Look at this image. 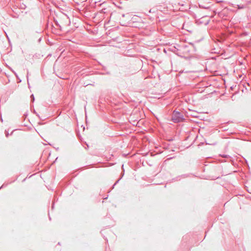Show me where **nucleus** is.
I'll use <instances>...</instances> for the list:
<instances>
[{
  "mask_svg": "<svg viewBox=\"0 0 251 251\" xmlns=\"http://www.w3.org/2000/svg\"><path fill=\"white\" fill-rule=\"evenodd\" d=\"M41 40V38H40L39 39V41H40Z\"/></svg>",
  "mask_w": 251,
  "mask_h": 251,
  "instance_id": "nucleus-19",
  "label": "nucleus"
},
{
  "mask_svg": "<svg viewBox=\"0 0 251 251\" xmlns=\"http://www.w3.org/2000/svg\"><path fill=\"white\" fill-rule=\"evenodd\" d=\"M122 168H123V172L122 173H121V178L123 177V176H124V173H125V170L124 169V165H122Z\"/></svg>",
  "mask_w": 251,
  "mask_h": 251,
  "instance_id": "nucleus-4",
  "label": "nucleus"
},
{
  "mask_svg": "<svg viewBox=\"0 0 251 251\" xmlns=\"http://www.w3.org/2000/svg\"><path fill=\"white\" fill-rule=\"evenodd\" d=\"M14 181H15V180H12V181H10V182H9V183H6V182L4 183L1 185V186L0 187V189H1V188H4V187H6V186L9 184H11V183H12L14 182Z\"/></svg>",
  "mask_w": 251,
  "mask_h": 251,
  "instance_id": "nucleus-2",
  "label": "nucleus"
},
{
  "mask_svg": "<svg viewBox=\"0 0 251 251\" xmlns=\"http://www.w3.org/2000/svg\"><path fill=\"white\" fill-rule=\"evenodd\" d=\"M49 219H50V220H51V218L50 217H49Z\"/></svg>",
  "mask_w": 251,
  "mask_h": 251,
  "instance_id": "nucleus-21",
  "label": "nucleus"
},
{
  "mask_svg": "<svg viewBox=\"0 0 251 251\" xmlns=\"http://www.w3.org/2000/svg\"><path fill=\"white\" fill-rule=\"evenodd\" d=\"M12 72H13V73L14 74V75H15V76H16V77H17V78H19L18 76V75H17V73H16L15 72H14V71H12Z\"/></svg>",
  "mask_w": 251,
  "mask_h": 251,
  "instance_id": "nucleus-9",
  "label": "nucleus"
},
{
  "mask_svg": "<svg viewBox=\"0 0 251 251\" xmlns=\"http://www.w3.org/2000/svg\"><path fill=\"white\" fill-rule=\"evenodd\" d=\"M83 1H86L87 0H82Z\"/></svg>",
  "mask_w": 251,
  "mask_h": 251,
  "instance_id": "nucleus-22",
  "label": "nucleus"
},
{
  "mask_svg": "<svg viewBox=\"0 0 251 251\" xmlns=\"http://www.w3.org/2000/svg\"><path fill=\"white\" fill-rule=\"evenodd\" d=\"M149 12L150 13H155V10L154 8H151Z\"/></svg>",
  "mask_w": 251,
  "mask_h": 251,
  "instance_id": "nucleus-5",
  "label": "nucleus"
},
{
  "mask_svg": "<svg viewBox=\"0 0 251 251\" xmlns=\"http://www.w3.org/2000/svg\"><path fill=\"white\" fill-rule=\"evenodd\" d=\"M122 17H125V14H123L122 15Z\"/></svg>",
  "mask_w": 251,
  "mask_h": 251,
  "instance_id": "nucleus-14",
  "label": "nucleus"
},
{
  "mask_svg": "<svg viewBox=\"0 0 251 251\" xmlns=\"http://www.w3.org/2000/svg\"><path fill=\"white\" fill-rule=\"evenodd\" d=\"M200 7L201 8H203V9H207V8H208V7H207L202 6H201V5H200Z\"/></svg>",
  "mask_w": 251,
  "mask_h": 251,
  "instance_id": "nucleus-10",
  "label": "nucleus"
},
{
  "mask_svg": "<svg viewBox=\"0 0 251 251\" xmlns=\"http://www.w3.org/2000/svg\"><path fill=\"white\" fill-rule=\"evenodd\" d=\"M168 141H170V142L172 141H173V138L170 139L168 140Z\"/></svg>",
  "mask_w": 251,
  "mask_h": 251,
  "instance_id": "nucleus-12",
  "label": "nucleus"
},
{
  "mask_svg": "<svg viewBox=\"0 0 251 251\" xmlns=\"http://www.w3.org/2000/svg\"><path fill=\"white\" fill-rule=\"evenodd\" d=\"M184 120L183 115L180 112L174 111L172 116V120L174 123H179L183 122Z\"/></svg>",
  "mask_w": 251,
  "mask_h": 251,
  "instance_id": "nucleus-1",
  "label": "nucleus"
},
{
  "mask_svg": "<svg viewBox=\"0 0 251 251\" xmlns=\"http://www.w3.org/2000/svg\"><path fill=\"white\" fill-rule=\"evenodd\" d=\"M173 158V157H170V158H168V160H170V159H172Z\"/></svg>",
  "mask_w": 251,
  "mask_h": 251,
  "instance_id": "nucleus-17",
  "label": "nucleus"
},
{
  "mask_svg": "<svg viewBox=\"0 0 251 251\" xmlns=\"http://www.w3.org/2000/svg\"><path fill=\"white\" fill-rule=\"evenodd\" d=\"M115 185H115V184H114L113 185L112 187V189H113V188H114V187H115Z\"/></svg>",
  "mask_w": 251,
  "mask_h": 251,
  "instance_id": "nucleus-13",
  "label": "nucleus"
},
{
  "mask_svg": "<svg viewBox=\"0 0 251 251\" xmlns=\"http://www.w3.org/2000/svg\"><path fill=\"white\" fill-rule=\"evenodd\" d=\"M188 176L186 174H184V175H182L181 176V177H182L183 178H185V177H186L187 176ZM180 176H177L176 177V178H173V179L174 180V181H177L178 180H179V179H178L179 177H180Z\"/></svg>",
  "mask_w": 251,
  "mask_h": 251,
  "instance_id": "nucleus-3",
  "label": "nucleus"
},
{
  "mask_svg": "<svg viewBox=\"0 0 251 251\" xmlns=\"http://www.w3.org/2000/svg\"><path fill=\"white\" fill-rule=\"evenodd\" d=\"M0 120H1V122H3V120H2V117H1V116H0Z\"/></svg>",
  "mask_w": 251,
  "mask_h": 251,
  "instance_id": "nucleus-15",
  "label": "nucleus"
},
{
  "mask_svg": "<svg viewBox=\"0 0 251 251\" xmlns=\"http://www.w3.org/2000/svg\"><path fill=\"white\" fill-rule=\"evenodd\" d=\"M58 245H60V244L59 242L58 243Z\"/></svg>",
  "mask_w": 251,
  "mask_h": 251,
  "instance_id": "nucleus-20",
  "label": "nucleus"
},
{
  "mask_svg": "<svg viewBox=\"0 0 251 251\" xmlns=\"http://www.w3.org/2000/svg\"><path fill=\"white\" fill-rule=\"evenodd\" d=\"M53 207H54V203H53V204H52V206H51L52 209H53Z\"/></svg>",
  "mask_w": 251,
  "mask_h": 251,
  "instance_id": "nucleus-16",
  "label": "nucleus"
},
{
  "mask_svg": "<svg viewBox=\"0 0 251 251\" xmlns=\"http://www.w3.org/2000/svg\"><path fill=\"white\" fill-rule=\"evenodd\" d=\"M13 131H14V130H13V131H12L11 132V133L10 135H12V134H13Z\"/></svg>",
  "mask_w": 251,
  "mask_h": 251,
  "instance_id": "nucleus-18",
  "label": "nucleus"
},
{
  "mask_svg": "<svg viewBox=\"0 0 251 251\" xmlns=\"http://www.w3.org/2000/svg\"><path fill=\"white\" fill-rule=\"evenodd\" d=\"M33 113L36 114L37 116L39 117V115L36 113L35 110H34Z\"/></svg>",
  "mask_w": 251,
  "mask_h": 251,
  "instance_id": "nucleus-11",
  "label": "nucleus"
},
{
  "mask_svg": "<svg viewBox=\"0 0 251 251\" xmlns=\"http://www.w3.org/2000/svg\"><path fill=\"white\" fill-rule=\"evenodd\" d=\"M5 136L6 137H8L9 135V134L8 133V131H7L6 130L5 131Z\"/></svg>",
  "mask_w": 251,
  "mask_h": 251,
  "instance_id": "nucleus-7",
  "label": "nucleus"
},
{
  "mask_svg": "<svg viewBox=\"0 0 251 251\" xmlns=\"http://www.w3.org/2000/svg\"><path fill=\"white\" fill-rule=\"evenodd\" d=\"M121 179V177H120L119 179H118L115 182V185H116L117 184H118L119 182V181L120 180V179Z\"/></svg>",
  "mask_w": 251,
  "mask_h": 251,
  "instance_id": "nucleus-8",
  "label": "nucleus"
},
{
  "mask_svg": "<svg viewBox=\"0 0 251 251\" xmlns=\"http://www.w3.org/2000/svg\"><path fill=\"white\" fill-rule=\"evenodd\" d=\"M30 98H31V101H32V102H33V101H34V97L33 94H32V95H31V96H30Z\"/></svg>",
  "mask_w": 251,
  "mask_h": 251,
  "instance_id": "nucleus-6",
  "label": "nucleus"
}]
</instances>
